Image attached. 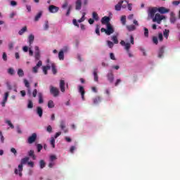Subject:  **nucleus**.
I'll list each match as a JSON object with an SVG mask.
<instances>
[{"instance_id":"obj_1","label":"nucleus","mask_w":180,"mask_h":180,"mask_svg":"<svg viewBox=\"0 0 180 180\" xmlns=\"http://www.w3.org/2000/svg\"><path fill=\"white\" fill-rule=\"evenodd\" d=\"M121 46L124 47V50L126 51L128 57L129 58H131L134 57L133 53L130 51V49L131 48V44H134V37H132V35H130L128 38L125 39V41H120Z\"/></svg>"},{"instance_id":"obj_2","label":"nucleus","mask_w":180,"mask_h":180,"mask_svg":"<svg viewBox=\"0 0 180 180\" xmlns=\"http://www.w3.org/2000/svg\"><path fill=\"white\" fill-rule=\"evenodd\" d=\"M34 57L36 61H38L37 65L32 68V72L34 74H37L39 72V69L43 65V62L40 60V58L41 57L40 54V49L39 46H34Z\"/></svg>"},{"instance_id":"obj_3","label":"nucleus","mask_w":180,"mask_h":180,"mask_svg":"<svg viewBox=\"0 0 180 180\" xmlns=\"http://www.w3.org/2000/svg\"><path fill=\"white\" fill-rule=\"evenodd\" d=\"M30 158L28 157L24 158L21 160V164L18 165V168L15 169V174L22 176V172L23 171V164L29 162Z\"/></svg>"},{"instance_id":"obj_4","label":"nucleus","mask_w":180,"mask_h":180,"mask_svg":"<svg viewBox=\"0 0 180 180\" xmlns=\"http://www.w3.org/2000/svg\"><path fill=\"white\" fill-rule=\"evenodd\" d=\"M158 12L157 7H149L148 8V18H150V19H153L155 16V13Z\"/></svg>"},{"instance_id":"obj_5","label":"nucleus","mask_w":180,"mask_h":180,"mask_svg":"<svg viewBox=\"0 0 180 180\" xmlns=\"http://www.w3.org/2000/svg\"><path fill=\"white\" fill-rule=\"evenodd\" d=\"M153 22H157L158 25L161 24L162 20H164V19H166L165 15H162L160 13H156L155 16L153 17Z\"/></svg>"},{"instance_id":"obj_6","label":"nucleus","mask_w":180,"mask_h":180,"mask_svg":"<svg viewBox=\"0 0 180 180\" xmlns=\"http://www.w3.org/2000/svg\"><path fill=\"white\" fill-rule=\"evenodd\" d=\"M124 2V1L123 0L120 1L118 4H116L115 6V11H122V9H126L127 8V4H123Z\"/></svg>"},{"instance_id":"obj_7","label":"nucleus","mask_w":180,"mask_h":180,"mask_svg":"<svg viewBox=\"0 0 180 180\" xmlns=\"http://www.w3.org/2000/svg\"><path fill=\"white\" fill-rule=\"evenodd\" d=\"M49 89L50 94H51L54 98H57V96L60 95V90L57 87L50 86Z\"/></svg>"},{"instance_id":"obj_8","label":"nucleus","mask_w":180,"mask_h":180,"mask_svg":"<svg viewBox=\"0 0 180 180\" xmlns=\"http://www.w3.org/2000/svg\"><path fill=\"white\" fill-rule=\"evenodd\" d=\"M56 160H57V156L56 155H51L49 156V168H53L56 165Z\"/></svg>"},{"instance_id":"obj_9","label":"nucleus","mask_w":180,"mask_h":180,"mask_svg":"<svg viewBox=\"0 0 180 180\" xmlns=\"http://www.w3.org/2000/svg\"><path fill=\"white\" fill-rule=\"evenodd\" d=\"M47 65L46 66L42 67V71L45 75H47V71L51 68V62H50V60H46Z\"/></svg>"},{"instance_id":"obj_10","label":"nucleus","mask_w":180,"mask_h":180,"mask_svg":"<svg viewBox=\"0 0 180 180\" xmlns=\"http://www.w3.org/2000/svg\"><path fill=\"white\" fill-rule=\"evenodd\" d=\"M8 98H9V91L6 92L3 96V99L1 102V105L3 108H5V105H6V102H8Z\"/></svg>"},{"instance_id":"obj_11","label":"nucleus","mask_w":180,"mask_h":180,"mask_svg":"<svg viewBox=\"0 0 180 180\" xmlns=\"http://www.w3.org/2000/svg\"><path fill=\"white\" fill-rule=\"evenodd\" d=\"M78 92L81 94L82 100L85 101V89L84 86L79 85L78 86Z\"/></svg>"},{"instance_id":"obj_12","label":"nucleus","mask_w":180,"mask_h":180,"mask_svg":"<svg viewBox=\"0 0 180 180\" xmlns=\"http://www.w3.org/2000/svg\"><path fill=\"white\" fill-rule=\"evenodd\" d=\"M36 139H37V134L36 133H34L32 134V136H29L27 139V143L29 144H33L36 141Z\"/></svg>"},{"instance_id":"obj_13","label":"nucleus","mask_w":180,"mask_h":180,"mask_svg":"<svg viewBox=\"0 0 180 180\" xmlns=\"http://www.w3.org/2000/svg\"><path fill=\"white\" fill-rule=\"evenodd\" d=\"M107 79L110 84H112V82L115 81V75H113V72H109L107 75Z\"/></svg>"},{"instance_id":"obj_14","label":"nucleus","mask_w":180,"mask_h":180,"mask_svg":"<svg viewBox=\"0 0 180 180\" xmlns=\"http://www.w3.org/2000/svg\"><path fill=\"white\" fill-rule=\"evenodd\" d=\"M49 11L51 13H57L58 11H60V8L54 6V5H51L49 7Z\"/></svg>"},{"instance_id":"obj_15","label":"nucleus","mask_w":180,"mask_h":180,"mask_svg":"<svg viewBox=\"0 0 180 180\" xmlns=\"http://www.w3.org/2000/svg\"><path fill=\"white\" fill-rule=\"evenodd\" d=\"M158 12H159V13H161L162 15H164L169 12V8H167L165 7H160L158 8Z\"/></svg>"},{"instance_id":"obj_16","label":"nucleus","mask_w":180,"mask_h":180,"mask_svg":"<svg viewBox=\"0 0 180 180\" xmlns=\"http://www.w3.org/2000/svg\"><path fill=\"white\" fill-rule=\"evenodd\" d=\"M115 30H113V27H112V25L110 24L107 25V29H106V34L108 36H110L112 33H113Z\"/></svg>"},{"instance_id":"obj_17","label":"nucleus","mask_w":180,"mask_h":180,"mask_svg":"<svg viewBox=\"0 0 180 180\" xmlns=\"http://www.w3.org/2000/svg\"><path fill=\"white\" fill-rule=\"evenodd\" d=\"M67 126V123L65 122V120H62L60 122V128L61 129V130H63L65 131V133H67V129H65V127Z\"/></svg>"},{"instance_id":"obj_18","label":"nucleus","mask_w":180,"mask_h":180,"mask_svg":"<svg viewBox=\"0 0 180 180\" xmlns=\"http://www.w3.org/2000/svg\"><path fill=\"white\" fill-rule=\"evenodd\" d=\"M165 51V46H162L158 53V57L159 58H162V57H164V53Z\"/></svg>"},{"instance_id":"obj_19","label":"nucleus","mask_w":180,"mask_h":180,"mask_svg":"<svg viewBox=\"0 0 180 180\" xmlns=\"http://www.w3.org/2000/svg\"><path fill=\"white\" fill-rule=\"evenodd\" d=\"M59 87L61 92H65V81L61 79L59 83Z\"/></svg>"},{"instance_id":"obj_20","label":"nucleus","mask_w":180,"mask_h":180,"mask_svg":"<svg viewBox=\"0 0 180 180\" xmlns=\"http://www.w3.org/2000/svg\"><path fill=\"white\" fill-rule=\"evenodd\" d=\"M82 7V1L81 0H76L75 1L76 11H81Z\"/></svg>"},{"instance_id":"obj_21","label":"nucleus","mask_w":180,"mask_h":180,"mask_svg":"<svg viewBox=\"0 0 180 180\" xmlns=\"http://www.w3.org/2000/svg\"><path fill=\"white\" fill-rule=\"evenodd\" d=\"M109 22H110V18L108 16H104L101 18V23L102 25H110Z\"/></svg>"},{"instance_id":"obj_22","label":"nucleus","mask_w":180,"mask_h":180,"mask_svg":"<svg viewBox=\"0 0 180 180\" xmlns=\"http://www.w3.org/2000/svg\"><path fill=\"white\" fill-rule=\"evenodd\" d=\"M94 79L95 82H99V76H98V69H94L93 71Z\"/></svg>"},{"instance_id":"obj_23","label":"nucleus","mask_w":180,"mask_h":180,"mask_svg":"<svg viewBox=\"0 0 180 180\" xmlns=\"http://www.w3.org/2000/svg\"><path fill=\"white\" fill-rule=\"evenodd\" d=\"M23 82H24L25 86H26V88L28 89V94H31V92H30V84L29 83V81H27V79H24Z\"/></svg>"},{"instance_id":"obj_24","label":"nucleus","mask_w":180,"mask_h":180,"mask_svg":"<svg viewBox=\"0 0 180 180\" xmlns=\"http://www.w3.org/2000/svg\"><path fill=\"white\" fill-rule=\"evenodd\" d=\"M37 114L39 117H43V108L41 107H37Z\"/></svg>"},{"instance_id":"obj_25","label":"nucleus","mask_w":180,"mask_h":180,"mask_svg":"<svg viewBox=\"0 0 180 180\" xmlns=\"http://www.w3.org/2000/svg\"><path fill=\"white\" fill-rule=\"evenodd\" d=\"M170 22L171 23L176 22V18H175V13L174 12L170 13Z\"/></svg>"},{"instance_id":"obj_26","label":"nucleus","mask_w":180,"mask_h":180,"mask_svg":"<svg viewBox=\"0 0 180 180\" xmlns=\"http://www.w3.org/2000/svg\"><path fill=\"white\" fill-rule=\"evenodd\" d=\"M33 41H34V35L31 34L28 37V42L30 43V46H32V44H33Z\"/></svg>"},{"instance_id":"obj_27","label":"nucleus","mask_w":180,"mask_h":180,"mask_svg":"<svg viewBox=\"0 0 180 180\" xmlns=\"http://www.w3.org/2000/svg\"><path fill=\"white\" fill-rule=\"evenodd\" d=\"M101 101L102 100H101V97H99V96H97V97L93 98V103L94 105H98V103H101Z\"/></svg>"},{"instance_id":"obj_28","label":"nucleus","mask_w":180,"mask_h":180,"mask_svg":"<svg viewBox=\"0 0 180 180\" xmlns=\"http://www.w3.org/2000/svg\"><path fill=\"white\" fill-rule=\"evenodd\" d=\"M50 144L52 148H56V139L53 136L51 137Z\"/></svg>"},{"instance_id":"obj_29","label":"nucleus","mask_w":180,"mask_h":180,"mask_svg":"<svg viewBox=\"0 0 180 180\" xmlns=\"http://www.w3.org/2000/svg\"><path fill=\"white\" fill-rule=\"evenodd\" d=\"M117 36L118 34H117L116 35H113L111 37V40L115 43V44H119V40L117 39Z\"/></svg>"},{"instance_id":"obj_30","label":"nucleus","mask_w":180,"mask_h":180,"mask_svg":"<svg viewBox=\"0 0 180 180\" xmlns=\"http://www.w3.org/2000/svg\"><path fill=\"white\" fill-rule=\"evenodd\" d=\"M82 15V18L77 20L78 23H82V22L85 20V15H86V13L85 12H83Z\"/></svg>"},{"instance_id":"obj_31","label":"nucleus","mask_w":180,"mask_h":180,"mask_svg":"<svg viewBox=\"0 0 180 180\" xmlns=\"http://www.w3.org/2000/svg\"><path fill=\"white\" fill-rule=\"evenodd\" d=\"M58 59L60 61H63L64 60V52L60 51L58 53Z\"/></svg>"},{"instance_id":"obj_32","label":"nucleus","mask_w":180,"mask_h":180,"mask_svg":"<svg viewBox=\"0 0 180 180\" xmlns=\"http://www.w3.org/2000/svg\"><path fill=\"white\" fill-rule=\"evenodd\" d=\"M76 150H77V146H71L69 149L70 154H74V153H75Z\"/></svg>"},{"instance_id":"obj_33","label":"nucleus","mask_w":180,"mask_h":180,"mask_svg":"<svg viewBox=\"0 0 180 180\" xmlns=\"http://www.w3.org/2000/svg\"><path fill=\"white\" fill-rule=\"evenodd\" d=\"M51 68L52 69L53 74H57V69L56 68V65L53 63H51Z\"/></svg>"},{"instance_id":"obj_34","label":"nucleus","mask_w":180,"mask_h":180,"mask_svg":"<svg viewBox=\"0 0 180 180\" xmlns=\"http://www.w3.org/2000/svg\"><path fill=\"white\" fill-rule=\"evenodd\" d=\"M5 123L6 124H8V126H9L10 129H15V126H13V124H12V122H11V120H6L5 121Z\"/></svg>"},{"instance_id":"obj_35","label":"nucleus","mask_w":180,"mask_h":180,"mask_svg":"<svg viewBox=\"0 0 180 180\" xmlns=\"http://www.w3.org/2000/svg\"><path fill=\"white\" fill-rule=\"evenodd\" d=\"M92 18L94 20H99V15H98V13L95 11L92 13Z\"/></svg>"},{"instance_id":"obj_36","label":"nucleus","mask_w":180,"mask_h":180,"mask_svg":"<svg viewBox=\"0 0 180 180\" xmlns=\"http://www.w3.org/2000/svg\"><path fill=\"white\" fill-rule=\"evenodd\" d=\"M38 98H39V103L41 104L44 102L43 100V94L42 93H38Z\"/></svg>"},{"instance_id":"obj_37","label":"nucleus","mask_w":180,"mask_h":180,"mask_svg":"<svg viewBox=\"0 0 180 180\" xmlns=\"http://www.w3.org/2000/svg\"><path fill=\"white\" fill-rule=\"evenodd\" d=\"M27 108L28 109H33V101L32 100H28Z\"/></svg>"},{"instance_id":"obj_38","label":"nucleus","mask_w":180,"mask_h":180,"mask_svg":"<svg viewBox=\"0 0 180 180\" xmlns=\"http://www.w3.org/2000/svg\"><path fill=\"white\" fill-rule=\"evenodd\" d=\"M163 36L166 39H168V37L169 36V30H165L163 31Z\"/></svg>"},{"instance_id":"obj_39","label":"nucleus","mask_w":180,"mask_h":180,"mask_svg":"<svg viewBox=\"0 0 180 180\" xmlns=\"http://www.w3.org/2000/svg\"><path fill=\"white\" fill-rule=\"evenodd\" d=\"M48 108H49V109H53V108H54V101L50 100L48 102Z\"/></svg>"},{"instance_id":"obj_40","label":"nucleus","mask_w":180,"mask_h":180,"mask_svg":"<svg viewBox=\"0 0 180 180\" xmlns=\"http://www.w3.org/2000/svg\"><path fill=\"white\" fill-rule=\"evenodd\" d=\"M127 28L129 32H133V30H136V26L133 25H127Z\"/></svg>"},{"instance_id":"obj_41","label":"nucleus","mask_w":180,"mask_h":180,"mask_svg":"<svg viewBox=\"0 0 180 180\" xmlns=\"http://www.w3.org/2000/svg\"><path fill=\"white\" fill-rule=\"evenodd\" d=\"M69 4H70V1H68V0L65 1L62 5V8L65 9V8H67Z\"/></svg>"},{"instance_id":"obj_42","label":"nucleus","mask_w":180,"mask_h":180,"mask_svg":"<svg viewBox=\"0 0 180 180\" xmlns=\"http://www.w3.org/2000/svg\"><path fill=\"white\" fill-rule=\"evenodd\" d=\"M124 2H125V3H126V4H125V5H127V6H128V9H129V11H131V9H133V4H129V1H127V0L124 1Z\"/></svg>"},{"instance_id":"obj_43","label":"nucleus","mask_w":180,"mask_h":180,"mask_svg":"<svg viewBox=\"0 0 180 180\" xmlns=\"http://www.w3.org/2000/svg\"><path fill=\"white\" fill-rule=\"evenodd\" d=\"M26 30H27V27H24L18 32V34H20V36H22V34H23V33H25Z\"/></svg>"},{"instance_id":"obj_44","label":"nucleus","mask_w":180,"mask_h":180,"mask_svg":"<svg viewBox=\"0 0 180 180\" xmlns=\"http://www.w3.org/2000/svg\"><path fill=\"white\" fill-rule=\"evenodd\" d=\"M39 167L41 169L44 168V167H46V162H44V160H41L39 161Z\"/></svg>"},{"instance_id":"obj_45","label":"nucleus","mask_w":180,"mask_h":180,"mask_svg":"<svg viewBox=\"0 0 180 180\" xmlns=\"http://www.w3.org/2000/svg\"><path fill=\"white\" fill-rule=\"evenodd\" d=\"M18 77H23L25 75V72H23V70L18 69Z\"/></svg>"},{"instance_id":"obj_46","label":"nucleus","mask_w":180,"mask_h":180,"mask_svg":"<svg viewBox=\"0 0 180 180\" xmlns=\"http://www.w3.org/2000/svg\"><path fill=\"white\" fill-rule=\"evenodd\" d=\"M68 50H70V48L65 46H63V49H60V51H62L64 53H68Z\"/></svg>"},{"instance_id":"obj_47","label":"nucleus","mask_w":180,"mask_h":180,"mask_svg":"<svg viewBox=\"0 0 180 180\" xmlns=\"http://www.w3.org/2000/svg\"><path fill=\"white\" fill-rule=\"evenodd\" d=\"M101 30V25H97L96 26V33L98 34V36H99L100 34H101V32H100V30Z\"/></svg>"},{"instance_id":"obj_48","label":"nucleus","mask_w":180,"mask_h":180,"mask_svg":"<svg viewBox=\"0 0 180 180\" xmlns=\"http://www.w3.org/2000/svg\"><path fill=\"white\" fill-rule=\"evenodd\" d=\"M72 9V6H69L67 13H66V16H70V14L71 13V10Z\"/></svg>"},{"instance_id":"obj_49","label":"nucleus","mask_w":180,"mask_h":180,"mask_svg":"<svg viewBox=\"0 0 180 180\" xmlns=\"http://www.w3.org/2000/svg\"><path fill=\"white\" fill-rule=\"evenodd\" d=\"M120 20L123 25H126V15H122Z\"/></svg>"},{"instance_id":"obj_50","label":"nucleus","mask_w":180,"mask_h":180,"mask_svg":"<svg viewBox=\"0 0 180 180\" xmlns=\"http://www.w3.org/2000/svg\"><path fill=\"white\" fill-rule=\"evenodd\" d=\"M107 45L110 49H112L113 46H115V44L110 41H107Z\"/></svg>"},{"instance_id":"obj_51","label":"nucleus","mask_w":180,"mask_h":180,"mask_svg":"<svg viewBox=\"0 0 180 180\" xmlns=\"http://www.w3.org/2000/svg\"><path fill=\"white\" fill-rule=\"evenodd\" d=\"M40 18H41V12H39V13L37 14V15L35 16L34 20L37 22V20H39Z\"/></svg>"},{"instance_id":"obj_52","label":"nucleus","mask_w":180,"mask_h":180,"mask_svg":"<svg viewBox=\"0 0 180 180\" xmlns=\"http://www.w3.org/2000/svg\"><path fill=\"white\" fill-rule=\"evenodd\" d=\"M8 73L10 74V75H13V74H15V70L11 68L8 70Z\"/></svg>"},{"instance_id":"obj_53","label":"nucleus","mask_w":180,"mask_h":180,"mask_svg":"<svg viewBox=\"0 0 180 180\" xmlns=\"http://www.w3.org/2000/svg\"><path fill=\"white\" fill-rule=\"evenodd\" d=\"M37 148L38 153H40V151H41V150H43V146H41V144H37Z\"/></svg>"},{"instance_id":"obj_54","label":"nucleus","mask_w":180,"mask_h":180,"mask_svg":"<svg viewBox=\"0 0 180 180\" xmlns=\"http://www.w3.org/2000/svg\"><path fill=\"white\" fill-rule=\"evenodd\" d=\"M2 58L4 61H8V56L6 55V53H3Z\"/></svg>"},{"instance_id":"obj_55","label":"nucleus","mask_w":180,"mask_h":180,"mask_svg":"<svg viewBox=\"0 0 180 180\" xmlns=\"http://www.w3.org/2000/svg\"><path fill=\"white\" fill-rule=\"evenodd\" d=\"M44 30H49V21H45V24L44 26Z\"/></svg>"},{"instance_id":"obj_56","label":"nucleus","mask_w":180,"mask_h":180,"mask_svg":"<svg viewBox=\"0 0 180 180\" xmlns=\"http://www.w3.org/2000/svg\"><path fill=\"white\" fill-rule=\"evenodd\" d=\"M0 140L1 143H4L5 141V138L4 137V134H2V131H0Z\"/></svg>"},{"instance_id":"obj_57","label":"nucleus","mask_w":180,"mask_h":180,"mask_svg":"<svg viewBox=\"0 0 180 180\" xmlns=\"http://www.w3.org/2000/svg\"><path fill=\"white\" fill-rule=\"evenodd\" d=\"M72 23L75 26H77V27H79V24H78L77 19H73Z\"/></svg>"},{"instance_id":"obj_58","label":"nucleus","mask_w":180,"mask_h":180,"mask_svg":"<svg viewBox=\"0 0 180 180\" xmlns=\"http://www.w3.org/2000/svg\"><path fill=\"white\" fill-rule=\"evenodd\" d=\"M153 41L154 44H158V38L157 37H153Z\"/></svg>"},{"instance_id":"obj_59","label":"nucleus","mask_w":180,"mask_h":180,"mask_svg":"<svg viewBox=\"0 0 180 180\" xmlns=\"http://www.w3.org/2000/svg\"><path fill=\"white\" fill-rule=\"evenodd\" d=\"M46 131H48V133H51V131H53V127H51V125L48 126L46 128Z\"/></svg>"},{"instance_id":"obj_60","label":"nucleus","mask_w":180,"mask_h":180,"mask_svg":"<svg viewBox=\"0 0 180 180\" xmlns=\"http://www.w3.org/2000/svg\"><path fill=\"white\" fill-rule=\"evenodd\" d=\"M11 152L13 153V154H14V155H16V154H18V151L16 150V149L15 148H12L11 149Z\"/></svg>"},{"instance_id":"obj_61","label":"nucleus","mask_w":180,"mask_h":180,"mask_svg":"<svg viewBox=\"0 0 180 180\" xmlns=\"http://www.w3.org/2000/svg\"><path fill=\"white\" fill-rule=\"evenodd\" d=\"M180 4V0L179 1H172V5L174 6H178V5Z\"/></svg>"},{"instance_id":"obj_62","label":"nucleus","mask_w":180,"mask_h":180,"mask_svg":"<svg viewBox=\"0 0 180 180\" xmlns=\"http://www.w3.org/2000/svg\"><path fill=\"white\" fill-rule=\"evenodd\" d=\"M13 46H15V44L13 42L8 43V49H10V50L13 49Z\"/></svg>"},{"instance_id":"obj_63","label":"nucleus","mask_w":180,"mask_h":180,"mask_svg":"<svg viewBox=\"0 0 180 180\" xmlns=\"http://www.w3.org/2000/svg\"><path fill=\"white\" fill-rule=\"evenodd\" d=\"M144 30H145L144 36H145V37H148V29L144 28Z\"/></svg>"},{"instance_id":"obj_64","label":"nucleus","mask_w":180,"mask_h":180,"mask_svg":"<svg viewBox=\"0 0 180 180\" xmlns=\"http://www.w3.org/2000/svg\"><path fill=\"white\" fill-rule=\"evenodd\" d=\"M158 39H159V41H162L164 37L162 36V33H160L159 35H158Z\"/></svg>"}]
</instances>
